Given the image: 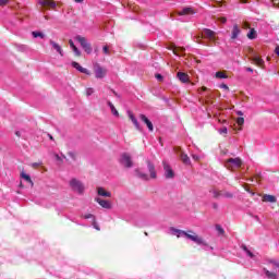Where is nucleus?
<instances>
[{
  "label": "nucleus",
  "mask_w": 279,
  "mask_h": 279,
  "mask_svg": "<svg viewBox=\"0 0 279 279\" xmlns=\"http://www.w3.org/2000/svg\"><path fill=\"white\" fill-rule=\"evenodd\" d=\"M202 90L206 92V90H208V87L203 86Z\"/></svg>",
  "instance_id": "e2e57ef3"
},
{
  "label": "nucleus",
  "mask_w": 279,
  "mask_h": 279,
  "mask_svg": "<svg viewBox=\"0 0 279 279\" xmlns=\"http://www.w3.org/2000/svg\"><path fill=\"white\" fill-rule=\"evenodd\" d=\"M177 77L178 80H180L183 84H186L189 82V74L184 73V72H178L177 73Z\"/></svg>",
  "instance_id": "412c9836"
},
{
  "label": "nucleus",
  "mask_w": 279,
  "mask_h": 279,
  "mask_svg": "<svg viewBox=\"0 0 279 279\" xmlns=\"http://www.w3.org/2000/svg\"><path fill=\"white\" fill-rule=\"evenodd\" d=\"M178 16H193V14H197V10L186 7L181 11L177 12Z\"/></svg>",
  "instance_id": "6e6552de"
},
{
  "label": "nucleus",
  "mask_w": 279,
  "mask_h": 279,
  "mask_svg": "<svg viewBox=\"0 0 279 279\" xmlns=\"http://www.w3.org/2000/svg\"><path fill=\"white\" fill-rule=\"evenodd\" d=\"M203 36L204 38H208V40H216L217 33L210 28H204Z\"/></svg>",
  "instance_id": "f8f14e48"
},
{
  "label": "nucleus",
  "mask_w": 279,
  "mask_h": 279,
  "mask_svg": "<svg viewBox=\"0 0 279 279\" xmlns=\"http://www.w3.org/2000/svg\"><path fill=\"white\" fill-rule=\"evenodd\" d=\"M132 123L135 125L136 130L141 131V124L138 123V120L136 118L132 121Z\"/></svg>",
  "instance_id": "c9c22d12"
},
{
  "label": "nucleus",
  "mask_w": 279,
  "mask_h": 279,
  "mask_svg": "<svg viewBox=\"0 0 279 279\" xmlns=\"http://www.w3.org/2000/svg\"><path fill=\"white\" fill-rule=\"evenodd\" d=\"M163 170H165V178L167 180H173L175 178V172H173V169L167 161H162Z\"/></svg>",
  "instance_id": "39448f33"
},
{
  "label": "nucleus",
  "mask_w": 279,
  "mask_h": 279,
  "mask_svg": "<svg viewBox=\"0 0 279 279\" xmlns=\"http://www.w3.org/2000/svg\"><path fill=\"white\" fill-rule=\"evenodd\" d=\"M275 53H276L277 56H279V46L276 47Z\"/></svg>",
  "instance_id": "864d4df0"
},
{
  "label": "nucleus",
  "mask_w": 279,
  "mask_h": 279,
  "mask_svg": "<svg viewBox=\"0 0 279 279\" xmlns=\"http://www.w3.org/2000/svg\"><path fill=\"white\" fill-rule=\"evenodd\" d=\"M216 77L218 80H228V74H226V72H223V71H218V72H216Z\"/></svg>",
  "instance_id": "a878e982"
},
{
  "label": "nucleus",
  "mask_w": 279,
  "mask_h": 279,
  "mask_svg": "<svg viewBox=\"0 0 279 279\" xmlns=\"http://www.w3.org/2000/svg\"><path fill=\"white\" fill-rule=\"evenodd\" d=\"M274 8H279V0H271Z\"/></svg>",
  "instance_id": "37998d69"
},
{
  "label": "nucleus",
  "mask_w": 279,
  "mask_h": 279,
  "mask_svg": "<svg viewBox=\"0 0 279 279\" xmlns=\"http://www.w3.org/2000/svg\"><path fill=\"white\" fill-rule=\"evenodd\" d=\"M210 193H213L215 199H219V197H222L223 190H211Z\"/></svg>",
  "instance_id": "cd10ccee"
},
{
  "label": "nucleus",
  "mask_w": 279,
  "mask_h": 279,
  "mask_svg": "<svg viewBox=\"0 0 279 279\" xmlns=\"http://www.w3.org/2000/svg\"><path fill=\"white\" fill-rule=\"evenodd\" d=\"M68 156L71 158V160H73V162H75V160H77V154H75L73 151H69Z\"/></svg>",
  "instance_id": "2f4dec72"
},
{
  "label": "nucleus",
  "mask_w": 279,
  "mask_h": 279,
  "mask_svg": "<svg viewBox=\"0 0 279 279\" xmlns=\"http://www.w3.org/2000/svg\"><path fill=\"white\" fill-rule=\"evenodd\" d=\"M270 265H272L274 269H279V263L276 260H270Z\"/></svg>",
  "instance_id": "e433bc0d"
},
{
  "label": "nucleus",
  "mask_w": 279,
  "mask_h": 279,
  "mask_svg": "<svg viewBox=\"0 0 279 279\" xmlns=\"http://www.w3.org/2000/svg\"><path fill=\"white\" fill-rule=\"evenodd\" d=\"M70 189L75 193H78V195H84V183L76 178L70 180Z\"/></svg>",
  "instance_id": "7ed1b4c3"
},
{
  "label": "nucleus",
  "mask_w": 279,
  "mask_h": 279,
  "mask_svg": "<svg viewBox=\"0 0 279 279\" xmlns=\"http://www.w3.org/2000/svg\"><path fill=\"white\" fill-rule=\"evenodd\" d=\"M240 3H247V0H240Z\"/></svg>",
  "instance_id": "0e129e2a"
},
{
  "label": "nucleus",
  "mask_w": 279,
  "mask_h": 279,
  "mask_svg": "<svg viewBox=\"0 0 279 279\" xmlns=\"http://www.w3.org/2000/svg\"><path fill=\"white\" fill-rule=\"evenodd\" d=\"M246 71H248V73H254V70L252 68H247Z\"/></svg>",
  "instance_id": "6e6d98bb"
},
{
  "label": "nucleus",
  "mask_w": 279,
  "mask_h": 279,
  "mask_svg": "<svg viewBox=\"0 0 279 279\" xmlns=\"http://www.w3.org/2000/svg\"><path fill=\"white\" fill-rule=\"evenodd\" d=\"M220 134H228V128L222 126L219 131Z\"/></svg>",
  "instance_id": "79ce46f5"
},
{
  "label": "nucleus",
  "mask_w": 279,
  "mask_h": 279,
  "mask_svg": "<svg viewBox=\"0 0 279 279\" xmlns=\"http://www.w3.org/2000/svg\"><path fill=\"white\" fill-rule=\"evenodd\" d=\"M211 206H213L214 210H219V204L213 203Z\"/></svg>",
  "instance_id": "de8ad7c7"
},
{
  "label": "nucleus",
  "mask_w": 279,
  "mask_h": 279,
  "mask_svg": "<svg viewBox=\"0 0 279 279\" xmlns=\"http://www.w3.org/2000/svg\"><path fill=\"white\" fill-rule=\"evenodd\" d=\"M236 123H238V125H240V128L238 129V132H241V130H243V125H244V123H245V118H243V117H240V118H238L236 119Z\"/></svg>",
  "instance_id": "c85d7f7f"
},
{
  "label": "nucleus",
  "mask_w": 279,
  "mask_h": 279,
  "mask_svg": "<svg viewBox=\"0 0 279 279\" xmlns=\"http://www.w3.org/2000/svg\"><path fill=\"white\" fill-rule=\"evenodd\" d=\"M94 73H95L97 80H101V78L106 77V73H108V71L106 69L101 68L100 65H96Z\"/></svg>",
  "instance_id": "9b49d317"
},
{
  "label": "nucleus",
  "mask_w": 279,
  "mask_h": 279,
  "mask_svg": "<svg viewBox=\"0 0 279 279\" xmlns=\"http://www.w3.org/2000/svg\"><path fill=\"white\" fill-rule=\"evenodd\" d=\"M246 36H247V38H248L250 40L256 39V36H257L256 29L251 28Z\"/></svg>",
  "instance_id": "393cba45"
},
{
  "label": "nucleus",
  "mask_w": 279,
  "mask_h": 279,
  "mask_svg": "<svg viewBox=\"0 0 279 279\" xmlns=\"http://www.w3.org/2000/svg\"><path fill=\"white\" fill-rule=\"evenodd\" d=\"M219 21H220V23H228V19H226V17H220Z\"/></svg>",
  "instance_id": "3c124183"
},
{
  "label": "nucleus",
  "mask_w": 279,
  "mask_h": 279,
  "mask_svg": "<svg viewBox=\"0 0 279 279\" xmlns=\"http://www.w3.org/2000/svg\"><path fill=\"white\" fill-rule=\"evenodd\" d=\"M75 1V3H83L84 2V0H74Z\"/></svg>",
  "instance_id": "13d9d810"
},
{
  "label": "nucleus",
  "mask_w": 279,
  "mask_h": 279,
  "mask_svg": "<svg viewBox=\"0 0 279 279\" xmlns=\"http://www.w3.org/2000/svg\"><path fill=\"white\" fill-rule=\"evenodd\" d=\"M49 44L51 45L52 49L59 53V56L64 57V50L62 49V46L60 44L53 41L52 39L49 40Z\"/></svg>",
  "instance_id": "ddd939ff"
},
{
  "label": "nucleus",
  "mask_w": 279,
  "mask_h": 279,
  "mask_svg": "<svg viewBox=\"0 0 279 279\" xmlns=\"http://www.w3.org/2000/svg\"><path fill=\"white\" fill-rule=\"evenodd\" d=\"M69 45L71 49L74 51L75 56L80 58V56H82V52L80 51V49H77V46L73 43V39L69 40Z\"/></svg>",
  "instance_id": "4be33fe9"
},
{
  "label": "nucleus",
  "mask_w": 279,
  "mask_h": 279,
  "mask_svg": "<svg viewBox=\"0 0 279 279\" xmlns=\"http://www.w3.org/2000/svg\"><path fill=\"white\" fill-rule=\"evenodd\" d=\"M128 114L131 121H134L136 119V117H134V113L132 111H128Z\"/></svg>",
  "instance_id": "a19ab883"
},
{
  "label": "nucleus",
  "mask_w": 279,
  "mask_h": 279,
  "mask_svg": "<svg viewBox=\"0 0 279 279\" xmlns=\"http://www.w3.org/2000/svg\"><path fill=\"white\" fill-rule=\"evenodd\" d=\"M155 77H156V80H158V82H162V80H163L161 74H156Z\"/></svg>",
  "instance_id": "a18cd8bd"
},
{
  "label": "nucleus",
  "mask_w": 279,
  "mask_h": 279,
  "mask_svg": "<svg viewBox=\"0 0 279 279\" xmlns=\"http://www.w3.org/2000/svg\"><path fill=\"white\" fill-rule=\"evenodd\" d=\"M121 165H123V167H126V169H131V167L134 166V163L132 162V157L129 154H123L121 157Z\"/></svg>",
  "instance_id": "1a4fd4ad"
},
{
  "label": "nucleus",
  "mask_w": 279,
  "mask_h": 279,
  "mask_svg": "<svg viewBox=\"0 0 279 279\" xmlns=\"http://www.w3.org/2000/svg\"><path fill=\"white\" fill-rule=\"evenodd\" d=\"M97 194L100 195V197H112V193L106 191L104 187H97Z\"/></svg>",
  "instance_id": "6ab92c4d"
},
{
  "label": "nucleus",
  "mask_w": 279,
  "mask_h": 279,
  "mask_svg": "<svg viewBox=\"0 0 279 279\" xmlns=\"http://www.w3.org/2000/svg\"><path fill=\"white\" fill-rule=\"evenodd\" d=\"M54 158L58 162H61V165L64 162V160L62 159V157H60V155L54 154Z\"/></svg>",
  "instance_id": "ea45409f"
},
{
  "label": "nucleus",
  "mask_w": 279,
  "mask_h": 279,
  "mask_svg": "<svg viewBox=\"0 0 279 279\" xmlns=\"http://www.w3.org/2000/svg\"><path fill=\"white\" fill-rule=\"evenodd\" d=\"M9 2L10 0H0V5H8Z\"/></svg>",
  "instance_id": "c03bdc74"
},
{
  "label": "nucleus",
  "mask_w": 279,
  "mask_h": 279,
  "mask_svg": "<svg viewBox=\"0 0 279 279\" xmlns=\"http://www.w3.org/2000/svg\"><path fill=\"white\" fill-rule=\"evenodd\" d=\"M236 114H238L239 117H243V111H236Z\"/></svg>",
  "instance_id": "4d7b16f0"
},
{
  "label": "nucleus",
  "mask_w": 279,
  "mask_h": 279,
  "mask_svg": "<svg viewBox=\"0 0 279 279\" xmlns=\"http://www.w3.org/2000/svg\"><path fill=\"white\" fill-rule=\"evenodd\" d=\"M32 35L34 36V38H45V34L40 32H33Z\"/></svg>",
  "instance_id": "7c9ffc66"
},
{
  "label": "nucleus",
  "mask_w": 279,
  "mask_h": 279,
  "mask_svg": "<svg viewBox=\"0 0 279 279\" xmlns=\"http://www.w3.org/2000/svg\"><path fill=\"white\" fill-rule=\"evenodd\" d=\"M244 190H245L247 193H251L252 195H254V192H252V190H250V187H247V185L244 186Z\"/></svg>",
  "instance_id": "8fccbe9b"
},
{
  "label": "nucleus",
  "mask_w": 279,
  "mask_h": 279,
  "mask_svg": "<svg viewBox=\"0 0 279 279\" xmlns=\"http://www.w3.org/2000/svg\"><path fill=\"white\" fill-rule=\"evenodd\" d=\"M218 121H219V123H226V120H222V121H221V120H218Z\"/></svg>",
  "instance_id": "69168bd1"
},
{
  "label": "nucleus",
  "mask_w": 279,
  "mask_h": 279,
  "mask_svg": "<svg viewBox=\"0 0 279 279\" xmlns=\"http://www.w3.org/2000/svg\"><path fill=\"white\" fill-rule=\"evenodd\" d=\"M43 163H38V162H34L32 165L33 169H38V167H40Z\"/></svg>",
  "instance_id": "49530a36"
},
{
  "label": "nucleus",
  "mask_w": 279,
  "mask_h": 279,
  "mask_svg": "<svg viewBox=\"0 0 279 279\" xmlns=\"http://www.w3.org/2000/svg\"><path fill=\"white\" fill-rule=\"evenodd\" d=\"M174 151H175V154H178L180 156L183 165H191V158H189V155H186V154H184V151H182V148L180 146H175Z\"/></svg>",
  "instance_id": "423d86ee"
},
{
  "label": "nucleus",
  "mask_w": 279,
  "mask_h": 279,
  "mask_svg": "<svg viewBox=\"0 0 279 279\" xmlns=\"http://www.w3.org/2000/svg\"><path fill=\"white\" fill-rule=\"evenodd\" d=\"M243 27H244V29H250V24H247V22H245V23L243 24Z\"/></svg>",
  "instance_id": "603ef678"
},
{
  "label": "nucleus",
  "mask_w": 279,
  "mask_h": 279,
  "mask_svg": "<svg viewBox=\"0 0 279 279\" xmlns=\"http://www.w3.org/2000/svg\"><path fill=\"white\" fill-rule=\"evenodd\" d=\"M75 40L80 43L81 47H83L86 53H93V47L90 46V44H88V41L86 40V37L77 35L75 37Z\"/></svg>",
  "instance_id": "20e7f679"
},
{
  "label": "nucleus",
  "mask_w": 279,
  "mask_h": 279,
  "mask_svg": "<svg viewBox=\"0 0 279 279\" xmlns=\"http://www.w3.org/2000/svg\"><path fill=\"white\" fill-rule=\"evenodd\" d=\"M263 202H268L270 204H276V202H278V199L276 198V196L270 195V194H265L262 198Z\"/></svg>",
  "instance_id": "aec40b11"
},
{
  "label": "nucleus",
  "mask_w": 279,
  "mask_h": 279,
  "mask_svg": "<svg viewBox=\"0 0 279 279\" xmlns=\"http://www.w3.org/2000/svg\"><path fill=\"white\" fill-rule=\"evenodd\" d=\"M179 51H184V48H174L173 49V53L175 54V56H180V52Z\"/></svg>",
  "instance_id": "58836bf2"
},
{
  "label": "nucleus",
  "mask_w": 279,
  "mask_h": 279,
  "mask_svg": "<svg viewBox=\"0 0 279 279\" xmlns=\"http://www.w3.org/2000/svg\"><path fill=\"white\" fill-rule=\"evenodd\" d=\"M102 51L104 53H106V56H110V49L108 48V46H104Z\"/></svg>",
  "instance_id": "4c0bfd02"
},
{
  "label": "nucleus",
  "mask_w": 279,
  "mask_h": 279,
  "mask_svg": "<svg viewBox=\"0 0 279 279\" xmlns=\"http://www.w3.org/2000/svg\"><path fill=\"white\" fill-rule=\"evenodd\" d=\"M171 230H172L173 234H177L178 239H180V234H183L184 236H186V239L196 243V245H206V242L204 241V239L202 236L197 235V233H195V231H193V230L182 231V230H179L175 228H172Z\"/></svg>",
  "instance_id": "f257e3e1"
},
{
  "label": "nucleus",
  "mask_w": 279,
  "mask_h": 279,
  "mask_svg": "<svg viewBox=\"0 0 279 279\" xmlns=\"http://www.w3.org/2000/svg\"><path fill=\"white\" fill-rule=\"evenodd\" d=\"M113 95H116V96H117L116 92H113Z\"/></svg>",
  "instance_id": "774afa93"
},
{
  "label": "nucleus",
  "mask_w": 279,
  "mask_h": 279,
  "mask_svg": "<svg viewBox=\"0 0 279 279\" xmlns=\"http://www.w3.org/2000/svg\"><path fill=\"white\" fill-rule=\"evenodd\" d=\"M193 160H199V156L193 155L192 156Z\"/></svg>",
  "instance_id": "5fc2aeb1"
},
{
  "label": "nucleus",
  "mask_w": 279,
  "mask_h": 279,
  "mask_svg": "<svg viewBox=\"0 0 279 279\" xmlns=\"http://www.w3.org/2000/svg\"><path fill=\"white\" fill-rule=\"evenodd\" d=\"M95 202H97V204H99L101 208H106L107 210H110L112 208V203L110 201L95 198Z\"/></svg>",
  "instance_id": "4468645a"
},
{
  "label": "nucleus",
  "mask_w": 279,
  "mask_h": 279,
  "mask_svg": "<svg viewBox=\"0 0 279 279\" xmlns=\"http://www.w3.org/2000/svg\"><path fill=\"white\" fill-rule=\"evenodd\" d=\"M147 167H148V171L150 173V178L153 180H156V178H157L156 166H154V163H151V161H147Z\"/></svg>",
  "instance_id": "f3484780"
},
{
  "label": "nucleus",
  "mask_w": 279,
  "mask_h": 279,
  "mask_svg": "<svg viewBox=\"0 0 279 279\" xmlns=\"http://www.w3.org/2000/svg\"><path fill=\"white\" fill-rule=\"evenodd\" d=\"M21 178H23V180L28 182V184H31V186L34 187V181H32V177H29V174L22 172Z\"/></svg>",
  "instance_id": "b1692460"
},
{
  "label": "nucleus",
  "mask_w": 279,
  "mask_h": 279,
  "mask_svg": "<svg viewBox=\"0 0 279 279\" xmlns=\"http://www.w3.org/2000/svg\"><path fill=\"white\" fill-rule=\"evenodd\" d=\"M248 53L252 56V58H250V60H252V62H254V64H256V66H263L264 62L263 59L258 56H256V52L254 51V49L248 48Z\"/></svg>",
  "instance_id": "0eeeda50"
},
{
  "label": "nucleus",
  "mask_w": 279,
  "mask_h": 279,
  "mask_svg": "<svg viewBox=\"0 0 279 279\" xmlns=\"http://www.w3.org/2000/svg\"><path fill=\"white\" fill-rule=\"evenodd\" d=\"M64 159H66V156L62 155Z\"/></svg>",
  "instance_id": "338daca9"
},
{
  "label": "nucleus",
  "mask_w": 279,
  "mask_h": 279,
  "mask_svg": "<svg viewBox=\"0 0 279 279\" xmlns=\"http://www.w3.org/2000/svg\"><path fill=\"white\" fill-rule=\"evenodd\" d=\"M239 34H241V28H239V24H235L231 33V40H236V38H239Z\"/></svg>",
  "instance_id": "a211bd4d"
},
{
  "label": "nucleus",
  "mask_w": 279,
  "mask_h": 279,
  "mask_svg": "<svg viewBox=\"0 0 279 279\" xmlns=\"http://www.w3.org/2000/svg\"><path fill=\"white\" fill-rule=\"evenodd\" d=\"M220 88H223V90H230V87H228L226 84H221Z\"/></svg>",
  "instance_id": "09e8293b"
},
{
  "label": "nucleus",
  "mask_w": 279,
  "mask_h": 279,
  "mask_svg": "<svg viewBox=\"0 0 279 279\" xmlns=\"http://www.w3.org/2000/svg\"><path fill=\"white\" fill-rule=\"evenodd\" d=\"M107 104H108V106H109V108H110L112 114H114V117H119V111L117 110V108L114 107V105H113L111 101H108Z\"/></svg>",
  "instance_id": "bb28decb"
},
{
  "label": "nucleus",
  "mask_w": 279,
  "mask_h": 279,
  "mask_svg": "<svg viewBox=\"0 0 279 279\" xmlns=\"http://www.w3.org/2000/svg\"><path fill=\"white\" fill-rule=\"evenodd\" d=\"M15 135H16L17 137H21V132L16 131V132H15Z\"/></svg>",
  "instance_id": "bf43d9fd"
},
{
  "label": "nucleus",
  "mask_w": 279,
  "mask_h": 279,
  "mask_svg": "<svg viewBox=\"0 0 279 279\" xmlns=\"http://www.w3.org/2000/svg\"><path fill=\"white\" fill-rule=\"evenodd\" d=\"M141 121L145 123L149 130V132H154V123L150 122L149 118L145 114H140Z\"/></svg>",
  "instance_id": "2eb2a0df"
},
{
  "label": "nucleus",
  "mask_w": 279,
  "mask_h": 279,
  "mask_svg": "<svg viewBox=\"0 0 279 279\" xmlns=\"http://www.w3.org/2000/svg\"><path fill=\"white\" fill-rule=\"evenodd\" d=\"M244 252L250 256V258H254V253H252L250 250H247V246H242Z\"/></svg>",
  "instance_id": "72a5a7b5"
},
{
  "label": "nucleus",
  "mask_w": 279,
  "mask_h": 279,
  "mask_svg": "<svg viewBox=\"0 0 279 279\" xmlns=\"http://www.w3.org/2000/svg\"><path fill=\"white\" fill-rule=\"evenodd\" d=\"M90 217H93V215H87V216H85V219H90Z\"/></svg>",
  "instance_id": "680f3d73"
},
{
  "label": "nucleus",
  "mask_w": 279,
  "mask_h": 279,
  "mask_svg": "<svg viewBox=\"0 0 279 279\" xmlns=\"http://www.w3.org/2000/svg\"><path fill=\"white\" fill-rule=\"evenodd\" d=\"M135 175H137V178H141V180H145V181L149 180V175H147V173L145 172H141L140 169L135 170Z\"/></svg>",
  "instance_id": "5701e85b"
},
{
  "label": "nucleus",
  "mask_w": 279,
  "mask_h": 279,
  "mask_svg": "<svg viewBox=\"0 0 279 279\" xmlns=\"http://www.w3.org/2000/svg\"><path fill=\"white\" fill-rule=\"evenodd\" d=\"M72 66L76 69V71H80V73H84L85 75H90V71H88V69L82 68V65H80V63L75 61L72 62Z\"/></svg>",
  "instance_id": "dca6fc26"
},
{
  "label": "nucleus",
  "mask_w": 279,
  "mask_h": 279,
  "mask_svg": "<svg viewBox=\"0 0 279 279\" xmlns=\"http://www.w3.org/2000/svg\"><path fill=\"white\" fill-rule=\"evenodd\" d=\"M222 197H226L227 199H232L234 197V194H232V192L222 190Z\"/></svg>",
  "instance_id": "c756f323"
},
{
  "label": "nucleus",
  "mask_w": 279,
  "mask_h": 279,
  "mask_svg": "<svg viewBox=\"0 0 279 279\" xmlns=\"http://www.w3.org/2000/svg\"><path fill=\"white\" fill-rule=\"evenodd\" d=\"M93 93H95V89H93L92 87H88V88H86L85 95L87 97H90V95H93Z\"/></svg>",
  "instance_id": "473e14b6"
},
{
  "label": "nucleus",
  "mask_w": 279,
  "mask_h": 279,
  "mask_svg": "<svg viewBox=\"0 0 279 279\" xmlns=\"http://www.w3.org/2000/svg\"><path fill=\"white\" fill-rule=\"evenodd\" d=\"M242 165H243V160H241V158H239V157H236V158H229L226 161V167L230 171H236V169H241Z\"/></svg>",
  "instance_id": "f03ea898"
},
{
  "label": "nucleus",
  "mask_w": 279,
  "mask_h": 279,
  "mask_svg": "<svg viewBox=\"0 0 279 279\" xmlns=\"http://www.w3.org/2000/svg\"><path fill=\"white\" fill-rule=\"evenodd\" d=\"M216 230L219 232V234H226V230H223L220 225L216 226Z\"/></svg>",
  "instance_id": "f704fd0d"
},
{
  "label": "nucleus",
  "mask_w": 279,
  "mask_h": 279,
  "mask_svg": "<svg viewBox=\"0 0 279 279\" xmlns=\"http://www.w3.org/2000/svg\"><path fill=\"white\" fill-rule=\"evenodd\" d=\"M48 138H50V141H53V135L48 134Z\"/></svg>",
  "instance_id": "052dcab7"
},
{
  "label": "nucleus",
  "mask_w": 279,
  "mask_h": 279,
  "mask_svg": "<svg viewBox=\"0 0 279 279\" xmlns=\"http://www.w3.org/2000/svg\"><path fill=\"white\" fill-rule=\"evenodd\" d=\"M39 4L46 10H53L58 5L54 0H40Z\"/></svg>",
  "instance_id": "9d476101"
}]
</instances>
